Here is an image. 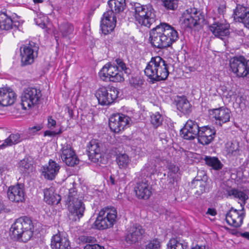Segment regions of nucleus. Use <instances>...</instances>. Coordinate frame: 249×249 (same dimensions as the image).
I'll list each match as a JSON object with an SVG mask.
<instances>
[{
    "label": "nucleus",
    "instance_id": "1",
    "mask_svg": "<svg viewBox=\"0 0 249 249\" xmlns=\"http://www.w3.org/2000/svg\"><path fill=\"white\" fill-rule=\"evenodd\" d=\"M132 9L136 21L141 25L150 28L153 27L149 32V39L152 46L162 49L170 47L178 39L177 31L170 25L164 22H159L156 12L152 5L134 3Z\"/></svg>",
    "mask_w": 249,
    "mask_h": 249
},
{
    "label": "nucleus",
    "instance_id": "2",
    "mask_svg": "<svg viewBox=\"0 0 249 249\" xmlns=\"http://www.w3.org/2000/svg\"><path fill=\"white\" fill-rule=\"evenodd\" d=\"M169 64L161 57H152L144 69L145 75L153 84L166 80L169 75Z\"/></svg>",
    "mask_w": 249,
    "mask_h": 249
},
{
    "label": "nucleus",
    "instance_id": "3",
    "mask_svg": "<svg viewBox=\"0 0 249 249\" xmlns=\"http://www.w3.org/2000/svg\"><path fill=\"white\" fill-rule=\"evenodd\" d=\"M108 5L109 9L104 14L100 25L102 33L105 35L114 30L116 24L115 14L124 10L126 7L125 0H109Z\"/></svg>",
    "mask_w": 249,
    "mask_h": 249
},
{
    "label": "nucleus",
    "instance_id": "4",
    "mask_svg": "<svg viewBox=\"0 0 249 249\" xmlns=\"http://www.w3.org/2000/svg\"><path fill=\"white\" fill-rule=\"evenodd\" d=\"M229 196H233L234 198H238L242 202L240 203L242 209L241 211L231 208L226 215V221L229 225L235 228H238L243 223L245 213L243 212L244 206L249 197L246 194L241 191L235 189H230L227 191Z\"/></svg>",
    "mask_w": 249,
    "mask_h": 249
},
{
    "label": "nucleus",
    "instance_id": "5",
    "mask_svg": "<svg viewBox=\"0 0 249 249\" xmlns=\"http://www.w3.org/2000/svg\"><path fill=\"white\" fill-rule=\"evenodd\" d=\"M34 224L30 217H20L16 220L10 228L12 238L23 242H27L32 236Z\"/></svg>",
    "mask_w": 249,
    "mask_h": 249
},
{
    "label": "nucleus",
    "instance_id": "6",
    "mask_svg": "<svg viewBox=\"0 0 249 249\" xmlns=\"http://www.w3.org/2000/svg\"><path fill=\"white\" fill-rule=\"evenodd\" d=\"M183 23L186 28L198 29L204 24V16L196 8H191L185 10L183 14Z\"/></svg>",
    "mask_w": 249,
    "mask_h": 249
},
{
    "label": "nucleus",
    "instance_id": "7",
    "mask_svg": "<svg viewBox=\"0 0 249 249\" xmlns=\"http://www.w3.org/2000/svg\"><path fill=\"white\" fill-rule=\"evenodd\" d=\"M41 96V92L39 89L32 87L25 89L21 96L22 108L26 110L37 105Z\"/></svg>",
    "mask_w": 249,
    "mask_h": 249
},
{
    "label": "nucleus",
    "instance_id": "8",
    "mask_svg": "<svg viewBox=\"0 0 249 249\" xmlns=\"http://www.w3.org/2000/svg\"><path fill=\"white\" fill-rule=\"evenodd\" d=\"M67 201L70 203L69 206L70 212L79 219L84 215L85 207L82 200L77 197V192L75 188H71L69 190Z\"/></svg>",
    "mask_w": 249,
    "mask_h": 249
},
{
    "label": "nucleus",
    "instance_id": "9",
    "mask_svg": "<svg viewBox=\"0 0 249 249\" xmlns=\"http://www.w3.org/2000/svg\"><path fill=\"white\" fill-rule=\"evenodd\" d=\"M119 91L115 87L107 88L105 87L100 88L95 94L99 104L102 106L111 104L117 98Z\"/></svg>",
    "mask_w": 249,
    "mask_h": 249
},
{
    "label": "nucleus",
    "instance_id": "10",
    "mask_svg": "<svg viewBox=\"0 0 249 249\" xmlns=\"http://www.w3.org/2000/svg\"><path fill=\"white\" fill-rule=\"evenodd\" d=\"M39 47L34 42H29V44L20 47L21 62L22 66L31 65L37 57Z\"/></svg>",
    "mask_w": 249,
    "mask_h": 249
},
{
    "label": "nucleus",
    "instance_id": "11",
    "mask_svg": "<svg viewBox=\"0 0 249 249\" xmlns=\"http://www.w3.org/2000/svg\"><path fill=\"white\" fill-rule=\"evenodd\" d=\"M99 75L103 81L108 79L110 81L118 82L124 80L122 71H120L117 66L111 63L106 64L99 72Z\"/></svg>",
    "mask_w": 249,
    "mask_h": 249
},
{
    "label": "nucleus",
    "instance_id": "12",
    "mask_svg": "<svg viewBox=\"0 0 249 249\" xmlns=\"http://www.w3.org/2000/svg\"><path fill=\"white\" fill-rule=\"evenodd\" d=\"M135 180L134 191L136 197L138 199H148L152 195V187L149 184L148 180L140 175Z\"/></svg>",
    "mask_w": 249,
    "mask_h": 249
},
{
    "label": "nucleus",
    "instance_id": "13",
    "mask_svg": "<svg viewBox=\"0 0 249 249\" xmlns=\"http://www.w3.org/2000/svg\"><path fill=\"white\" fill-rule=\"evenodd\" d=\"M103 145L96 140H92L88 146V155L92 162L98 164L104 163Z\"/></svg>",
    "mask_w": 249,
    "mask_h": 249
},
{
    "label": "nucleus",
    "instance_id": "14",
    "mask_svg": "<svg viewBox=\"0 0 249 249\" xmlns=\"http://www.w3.org/2000/svg\"><path fill=\"white\" fill-rule=\"evenodd\" d=\"M131 120L128 116L123 114H112L109 119V126L113 132L119 133L129 125Z\"/></svg>",
    "mask_w": 249,
    "mask_h": 249
},
{
    "label": "nucleus",
    "instance_id": "15",
    "mask_svg": "<svg viewBox=\"0 0 249 249\" xmlns=\"http://www.w3.org/2000/svg\"><path fill=\"white\" fill-rule=\"evenodd\" d=\"M61 159L67 166L73 167L79 162V160L70 143L62 145Z\"/></svg>",
    "mask_w": 249,
    "mask_h": 249
},
{
    "label": "nucleus",
    "instance_id": "16",
    "mask_svg": "<svg viewBox=\"0 0 249 249\" xmlns=\"http://www.w3.org/2000/svg\"><path fill=\"white\" fill-rule=\"evenodd\" d=\"M145 230L139 224H134L128 229L125 235V241L128 244L134 245L141 240Z\"/></svg>",
    "mask_w": 249,
    "mask_h": 249
},
{
    "label": "nucleus",
    "instance_id": "17",
    "mask_svg": "<svg viewBox=\"0 0 249 249\" xmlns=\"http://www.w3.org/2000/svg\"><path fill=\"white\" fill-rule=\"evenodd\" d=\"M210 116L214 119L215 124L222 126L223 124L230 121L231 112L226 108L221 107L209 110Z\"/></svg>",
    "mask_w": 249,
    "mask_h": 249
},
{
    "label": "nucleus",
    "instance_id": "18",
    "mask_svg": "<svg viewBox=\"0 0 249 249\" xmlns=\"http://www.w3.org/2000/svg\"><path fill=\"white\" fill-rule=\"evenodd\" d=\"M200 127L196 121L189 120L180 130L181 135L184 139L193 140L198 137Z\"/></svg>",
    "mask_w": 249,
    "mask_h": 249
},
{
    "label": "nucleus",
    "instance_id": "19",
    "mask_svg": "<svg viewBox=\"0 0 249 249\" xmlns=\"http://www.w3.org/2000/svg\"><path fill=\"white\" fill-rule=\"evenodd\" d=\"M246 59L243 56L234 57L230 60V65L232 72L238 77H247Z\"/></svg>",
    "mask_w": 249,
    "mask_h": 249
},
{
    "label": "nucleus",
    "instance_id": "20",
    "mask_svg": "<svg viewBox=\"0 0 249 249\" xmlns=\"http://www.w3.org/2000/svg\"><path fill=\"white\" fill-rule=\"evenodd\" d=\"M25 195L24 185L22 183H17L16 185L10 186L7 191L8 198L13 202H23Z\"/></svg>",
    "mask_w": 249,
    "mask_h": 249
},
{
    "label": "nucleus",
    "instance_id": "21",
    "mask_svg": "<svg viewBox=\"0 0 249 249\" xmlns=\"http://www.w3.org/2000/svg\"><path fill=\"white\" fill-rule=\"evenodd\" d=\"M51 248L52 249H71L70 242L67 236L58 232L51 238Z\"/></svg>",
    "mask_w": 249,
    "mask_h": 249
},
{
    "label": "nucleus",
    "instance_id": "22",
    "mask_svg": "<svg viewBox=\"0 0 249 249\" xmlns=\"http://www.w3.org/2000/svg\"><path fill=\"white\" fill-rule=\"evenodd\" d=\"M200 173L202 177L197 175L191 182V187L196 189V194L199 196L209 190L207 176L204 172Z\"/></svg>",
    "mask_w": 249,
    "mask_h": 249
},
{
    "label": "nucleus",
    "instance_id": "23",
    "mask_svg": "<svg viewBox=\"0 0 249 249\" xmlns=\"http://www.w3.org/2000/svg\"><path fill=\"white\" fill-rule=\"evenodd\" d=\"M197 139L199 143L202 145H208L213 140L216 134L213 127L203 126L200 127Z\"/></svg>",
    "mask_w": 249,
    "mask_h": 249
},
{
    "label": "nucleus",
    "instance_id": "24",
    "mask_svg": "<svg viewBox=\"0 0 249 249\" xmlns=\"http://www.w3.org/2000/svg\"><path fill=\"white\" fill-rule=\"evenodd\" d=\"M210 31L216 37L222 38L230 34V24L226 21L214 22L209 27Z\"/></svg>",
    "mask_w": 249,
    "mask_h": 249
},
{
    "label": "nucleus",
    "instance_id": "25",
    "mask_svg": "<svg viewBox=\"0 0 249 249\" xmlns=\"http://www.w3.org/2000/svg\"><path fill=\"white\" fill-rule=\"evenodd\" d=\"M16 94L10 88H3L0 89V105L6 107L13 105L16 99Z\"/></svg>",
    "mask_w": 249,
    "mask_h": 249
},
{
    "label": "nucleus",
    "instance_id": "26",
    "mask_svg": "<svg viewBox=\"0 0 249 249\" xmlns=\"http://www.w3.org/2000/svg\"><path fill=\"white\" fill-rule=\"evenodd\" d=\"M60 169L59 165L54 161L50 160L48 165L41 168L42 175L49 180L53 179Z\"/></svg>",
    "mask_w": 249,
    "mask_h": 249
},
{
    "label": "nucleus",
    "instance_id": "27",
    "mask_svg": "<svg viewBox=\"0 0 249 249\" xmlns=\"http://www.w3.org/2000/svg\"><path fill=\"white\" fill-rule=\"evenodd\" d=\"M44 200L50 205L58 204L61 200V196L54 193V188L50 187L44 190Z\"/></svg>",
    "mask_w": 249,
    "mask_h": 249
},
{
    "label": "nucleus",
    "instance_id": "28",
    "mask_svg": "<svg viewBox=\"0 0 249 249\" xmlns=\"http://www.w3.org/2000/svg\"><path fill=\"white\" fill-rule=\"evenodd\" d=\"M102 213L103 216H105L106 220H109V222L113 227L117 221V211L115 208L112 206H107L102 209L100 211Z\"/></svg>",
    "mask_w": 249,
    "mask_h": 249
},
{
    "label": "nucleus",
    "instance_id": "29",
    "mask_svg": "<svg viewBox=\"0 0 249 249\" xmlns=\"http://www.w3.org/2000/svg\"><path fill=\"white\" fill-rule=\"evenodd\" d=\"M177 109L184 114H188L191 111V105L185 96H177L175 99Z\"/></svg>",
    "mask_w": 249,
    "mask_h": 249
},
{
    "label": "nucleus",
    "instance_id": "30",
    "mask_svg": "<svg viewBox=\"0 0 249 249\" xmlns=\"http://www.w3.org/2000/svg\"><path fill=\"white\" fill-rule=\"evenodd\" d=\"M13 25V20L10 17L5 13H0V32L11 29Z\"/></svg>",
    "mask_w": 249,
    "mask_h": 249
},
{
    "label": "nucleus",
    "instance_id": "31",
    "mask_svg": "<svg viewBox=\"0 0 249 249\" xmlns=\"http://www.w3.org/2000/svg\"><path fill=\"white\" fill-rule=\"evenodd\" d=\"M102 213L99 212L96 219L94 223L95 228L100 230H103L112 227L110 222H109V220L108 219L106 220V217L103 216Z\"/></svg>",
    "mask_w": 249,
    "mask_h": 249
},
{
    "label": "nucleus",
    "instance_id": "32",
    "mask_svg": "<svg viewBox=\"0 0 249 249\" xmlns=\"http://www.w3.org/2000/svg\"><path fill=\"white\" fill-rule=\"evenodd\" d=\"M59 31L63 37L70 38L74 32V26L70 23L63 22L59 25Z\"/></svg>",
    "mask_w": 249,
    "mask_h": 249
},
{
    "label": "nucleus",
    "instance_id": "33",
    "mask_svg": "<svg viewBox=\"0 0 249 249\" xmlns=\"http://www.w3.org/2000/svg\"><path fill=\"white\" fill-rule=\"evenodd\" d=\"M233 13L238 21L242 22L249 15V7L245 6L243 5L237 4L235 9L234 10Z\"/></svg>",
    "mask_w": 249,
    "mask_h": 249
},
{
    "label": "nucleus",
    "instance_id": "34",
    "mask_svg": "<svg viewBox=\"0 0 249 249\" xmlns=\"http://www.w3.org/2000/svg\"><path fill=\"white\" fill-rule=\"evenodd\" d=\"M21 141L20 135L19 133L11 134L4 140L3 143L0 145V148H4L17 144Z\"/></svg>",
    "mask_w": 249,
    "mask_h": 249
},
{
    "label": "nucleus",
    "instance_id": "35",
    "mask_svg": "<svg viewBox=\"0 0 249 249\" xmlns=\"http://www.w3.org/2000/svg\"><path fill=\"white\" fill-rule=\"evenodd\" d=\"M204 160L207 165L212 167L213 169L219 170L222 168L223 164L216 157L205 156Z\"/></svg>",
    "mask_w": 249,
    "mask_h": 249
},
{
    "label": "nucleus",
    "instance_id": "36",
    "mask_svg": "<svg viewBox=\"0 0 249 249\" xmlns=\"http://www.w3.org/2000/svg\"><path fill=\"white\" fill-rule=\"evenodd\" d=\"M130 159L126 154H119L117 155L116 162L120 169H126L128 167Z\"/></svg>",
    "mask_w": 249,
    "mask_h": 249
},
{
    "label": "nucleus",
    "instance_id": "37",
    "mask_svg": "<svg viewBox=\"0 0 249 249\" xmlns=\"http://www.w3.org/2000/svg\"><path fill=\"white\" fill-rule=\"evenodd\" d=\"M187 248V243H180L174 238L170 239L167 244V249H186Z\"/></svg>",
    "mask_w": 249,
    "mask_h": 249
},
{
    "label": "nucleus",
    "instance_id": "38",
    "mask_svg": "<svg viewBox=\"0 0 249 249\" xmlns=\"http://www.w3.org/2000/svg\"><path fill=\"white\" fill-rule=\"evenodd\" d=\"M19 167L21 171L25 173H29L32 171L33 169V165L28 161V160L25 159L19 162Z\"/></svg>",
    "mask_w": 249,
    "mask_h": 249
},
{
    "label": "nucleus",
    "instance_id": "39",
    "mask_svg": "<svg viewBox=\"0 0 249 249\" xmlns=\"http://www.w3.org/2000/svg\"><path fill=\"white\" fill-rule=\"evenodd\" d=\"M239 143L236 142H231L227 144L228 153L234 156L239 154Z\"/></svg>",
    "mask_w": 249,
    "mask_h": 249
},
{
    "label": "nucleus",
    "instance_id": "40",
    "mask_svg": "<svg viewBox=\"0 0 249 249\" xmlns=\"http://www.w3.org/2000/svg\"><path fill=\"white\" fill-rule=\"evenodd\" d=\"M150 122L154 127L157 128L162 124L163 121L161 115L159 112H156L151 115Z\"/></svg>",
    "mask_w": 249,
    "mask_h": 249
},
{
    "label": "nucleus",
    "instance_id": "41",
    "mask_svg": "<svg viewBox=\"0 0 249 249\" xmlns=\"http://www.w3.org/2000/svg\"><path fill=\"white\" fill-rule=\"evenodd\" d=\"M115 63H113V65H116L118 68V70L120 71H123L124 73L127 75L130 73V70L126 67V64L124 61L120 58H117L115 61Z\"/></svg>",
    "mask_w": 249,
    "mask_h": 249
},
{
    "label": "nucleus",
    "instance_id": "42",
    "mask_svg": "<svg viewBox=\"0 0 249 249\" xmlns=\"http://www.w3.org/2000/svg\"><path fill=\"white\" fill-rule=\"evenodd\" d=\"M161 1L166 9L174 10L178 7V0H161Z\"/></svg>",
    "mask_w": 249,
    "mask_h": 249
},
{
    "label": "nucleus",
    "instance_id": "43",
    "mask_svg": "<svg viewBox=\"0 0 249 249\" xmlns=\"http://www.w3.org/2000/svg\"><path fill=\"white\" fill-rule=\"evenodd\" d=\"M78 240L80 244L88 243V244L94 243L96 241L94 237L85 235L80 236Z\"/></svg>",
    "mask_w": 249,
    "mask_h": 249
},
{
    "label": "nucleus",
    "instance_id": "44",
    "mask_svg": "<svg viewBox=\"0 0 249 249\" xmlns=\"http://www.w3.org/2000/svg\"><path fill=\"white\" fill-rule=\"evenodd\" d=\"M161 244L157 239L151 240L145 246V249H160Z\"/></svg>",
    "mask_w": 249,
    "mask_h": 249
},
{
    "label": "nucleus",
    "instance_id": "45",
    "mask_svg": "<svg viewBox=\"0 0 249 249\" xmlns=\"http://www.w3.org/2000/svg\"><path fill=\"white\" fill-rule=\"evenodd\" d=\"M146 170L149 172V174H154L157 171V166L155 164V161H149L146 164Z\"/></svg>",
    "mask_w": 249,
    "mask_h": 249
},
{
    "label": "nucleus",
    "instance_id": "46",
    "mask_svg": "<svg viewBox=\"0 0 249 249\" xmlns=\"http://www.w3.org/2000/svg\"><path fill=\"white\" fill-rule=\"evenodd\" d=\"M84 249H104V247L96 244H87Z\"/></svg>",
    "mask_w": 249,
    "mask_h": 249
},
{
    "label": "nucleus",
    "instance_id": "47",
    "mask_svg": "<svg viewBox=\"0 0 249 249\" xmlns=\"http://www.w3.org/2000/svg\"><path fill=\"white\" fill-rule=\"evenodd\" d=\"M43 128V125L42 124H37L33 127H29L31 133H34L40 130Z\"/></svg>",
    "mask_w": 249,
    "mask_h": 249
},
{
    "label": "nucleus",
    "instance_id": "48",
    "mask_svg": "<svg viewBox=\"0 0 249 249\" xmlns=\"http://www.w3.org/2000/svg\"><path fill=\"white\" fill-rule=\"evenodd\" d=\"M226 11V5L225 2L221 3L218 8V13L220 15H224Z\"/></svg>",
    "mask_w": 249,
    "mask_h": 249
},
{
    "label": "nucleus",
    "instance_id": "49",
    "mask_svg": "<svg viewBox=\"0 0 249 249\" xmlns=\"http://www.w3.org/2000/svg\"><path fill=\"white\" fill-rule=\"evenodd\" d=\"M62 133V131L60 130L58 132H56L55 131H50V130H46L44 133V136H50V137H54L57 134H59Z\"/></svg>",
    "mask_w": 249,
    "mask_h": 249
},
{
    "label": "nucleus",
    "instance_id": "50",
    "mask_svg": "<svg viewBox=\"0 0 249 249\" xmlns=\"http://www.w3.org/2000/svg\"><path fill=\"white\" fill-rule=\"evenodd\" d=\"M48 127H51L52 126H54L56 124L55 121L52 118V117H49L48 119Z\"/></svg>",
    "mask_w": 249,
    "mask_h": 249
},
{
    "label": "nucleus",
    "instance_id": "51",
    "mask_svg": "<svg viewBox=\"0 0 249 249\" xmlns=\"http://www.w3.org/2000/svg\"><path fill=\"white\" fill-rule=\"evenodd\" d=\"M206 214L215 216L217 214V212L216 210L214 208H208Z\"/></svg>",
    "mask_w": 249,
    "mask_h": 249
},
{
    "label": "nucleus",
    "instance_id": "52",
    "mask_svg": "<svg viewBox=\"0 0 249 249\" xmlns=\"http://www.w3.org/2000/svg\"><path fill=\"white\" fill-rule=\"evenodd\" d=\"M245 25V26L249 29V14L247 17L242 21V22Z\"/></svg>",
    "mask_w": 249,
    "mask_h": 249
},
{
    "label": "nucleus",
    "instance_id": "53",
    "mask_svg": "<svg viewBox=\"0 0 249 249\" xmlns=\"http://www.w3.org/2000/svg\"><path fill=\"white\" fill-rule=\"evenodd\" d=\"M108 182L109 183L111 184V185H114L115 184V178L113 177V176H110L109 180H108Z\"/></svg>",
    "mask_w": 249,
    "mask_h": 249
},
{
    "label": "nucleus",
    "instance_id": "54",
    "mask_svg": "<svg viewBox=\"0 0 249 249\" xmlns=\"http://www.w3.org/2000/svg\"><path fill=\"white\" fill-rule=\"evenodd\" d=\"M246 73H247V77H249V59L248 60H246Z\"/></svg>",
    "mask_w": 249,
    "mask_h": 249
},
{
    "label": "nucleus",
    "instance_id": "55",
    "mask_svg": "<svg viewBox=\"0 0 249 249\" xmlns=\"http://www.w3.org/2000/svg\"><path fill=\"white\" fill-rule=\"evenodd\" d=\"M67 110H68V113L69 114V116L71 118H72L73 116V113L72 110L69 107H67Z\"/></svg>",
    "mask_w": 249,
    "mask_h": 249
},
{
    "label": "nucleus",
    "instance_id": "56",
    "mask_svg": "<svg viewBox=\"0 0 249 249\" xmlns=\"http://www.w3.org/2000/svg\"><path fill=\"white\" fill-rule=\"evenodd\" d=\"M241 236L249 240V232H245L241 234Z\"/></svg>",
    "mask_w": 249,
    "mask_h": 249
},
{
    "label": "nucleus",
    "instance_id": "57",
    "mask_svg": "<svg viewBox=\"0 0 249 249\" xmlns=\"http://www.w3.org/2000/svg\"><path fill=\"white\" fill-rule=\"evenodd\" d=\"M192 249H207L205 246H196V247L192 248Z\"/></svg>",
    "mask_w": 249,
    "mask_h": 249
},
{
    "label": "nucleus",
    "instance_id": "58",
    "mask_svg": "<svg viewBox=\"0 0 249 249\" xmlns=\"http://www.w3.org/2000/svg\"><path fill=\"white\" fill-rule=\"evenodd\" d=\"M3 207H4L3 204L2 202L1 201V200L0 199V213L3 210Z\"/></svg>",
    "mask_w": 249,
    "mask_h": 249
},
{
    "label": "nucleus",
    "instance_id": "59",
    "mask_svg": "<svg viewBox=\"0 0 249 249\" xmlns=\"http://www.w3.org/2000/svg\"><path fill=\"white\" fill-rule=\"evenodd\" d=\"M159 136H160V139L165 140L166 136H165V133H160Z\"/></svg>",
    "mask_w": 249,
    "mask_h": 249
},
{
    "label": "nucleus",
    "instance_id": "60",
    "mask_svg": "<svg viewBox=\"0 0 249 249\" xmlns=\"http://www.w3.org/2000/svg\"><path fill=\"white\" fill-rule=\"evenodd\" d=\"M233 95V92L231 91H230L226 95L227 97H231Z\"/></svg>",
    "mask_w": 249,
    "mask_h": 249
},
{
    "label": "nucleus",
    "instance_id": "61",
    "mask_svg": "<svg viewBox=\"0 0 249 249\" xmlns=\"http://www.w3.org/2000/svg\"><path fill=\"white\" fill-rule=\"evenodd\" d=\"M33 1L35 3H42L43 2V0H33Z\"/></svg>",
    "mask_w": 249,
    "mask_h": 249
},
{
    "label": "nucleus",
    "instance_id": "62",
    "mask_svg": "<svg viewBox=\"0 0 249 249\" xmlns=\"http://www.w3.org/2000/svg\"><path fill=\"white\" fill-rule=\"evenodd\" d=\"M4 167L2 166H0V175L4 171Z\"/></svg>",
    "mask_w": 249,
    "mask_h": 249
},
{
    "label": "nucleus",
    "instance_id": "63",
    "mask_svg": "<svg viewBox=\"0 0 249 249\" xmlns=\"http://www.w3.org/2000/svg\"><path fill=\"white\" fill-rule=\"evenodd\" d=\"M178 167H176V166H174V172H178Z\"/></svg>",
    "mask_w": 249,
    "mask_h": 249
}]
</instances>
